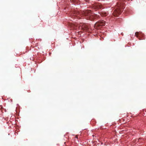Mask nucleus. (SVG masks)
<instances>
[{
    "label": "nucleus",
    "instance_id": "nucleus-1",
    "mask_svg": "<svg viewBox=\"0 0 146 146\" xmlns=\"http://www.w3.org/2000/svg\"><path fill=\"white\" fill-rule=\"evenodd\" d=\"M72 18H75L80 19V17H84L87 19L91 21H94L99 17V15L94 13L91 10H86L80 12L78 11H74L71 15Z\"/></svg>",
    "mask_w": 146,
    "mask_h": 146
},
{
    "label": "nucleus",
    "instance_id": "nucleus-2",
    "mask_svg": "<svg viewBox=\"0 0 146 146\" xmlns=\"http://www.w3.org/2000/svg\"><path fill=\"white\" fill-rule=\"evenodd\" d=\"M77 27L80 29L84 31H88L89 27L85 24L80 23L77 25Z\"/></svg>",
    "mask_w": 146,
    "mask_h": 146
},
{
    "label": "nucleus",
    "instance_id": "nucleus-3",
    "mask_svg": "<svg viewBox=\"0 0 146 146\" xmlns=\"http://www.w3.org/2000/svg\"><path fill=\"white\" fill-rule=\"evenodd\" d=\"M116 8L114 11L113 13V15L115 17H118L121 13L122 10L121 9V7L118 6L117 7H116Z\"/></svg>",
    "mask_w": 146,
    "mask_h": 146
},
{
    "label": "nucleus",
    "instance_id": "nucleus-4",
    "mask_svg": "<svg viewBox=\"0 0 146 146\" xmlns=\"http://www.w3.org/2000/svg\"><path fill=\"white\" fill-rule=\"evenodd\" d=\"M105 25V21L103 20H102L99 22H97L95 25V27H99L104 26Z\"/></svg>",
    "mask_w": 146,
    "mask_h": 146
},
{
    "label": "nucleus",
    "instance_id": "nucleus-5",
    "mask_svg": "<svg viewBox=\"0 0 146 146\" xmlns=\"http://www.w3.org/2000/svg\"><path fill=\"white\" fill-rule=\"evenodd\" d=\"M102 7L101 4L100 3H96L93 6V8L96 10L101 9Z\"/></svg>",
    "mask_w": 146,
    "mask_h": 146
},
{
    "label": "nucleus",
    "instance_id": "nucleus-6",
    "mask_svg": "<svg viewBox=\"0 0 146 146\" xmlns=\"http://www.w3.org/2000/svg\"><path fill=\"white\" fill-rule=\"evenodd\" d=\"M100 14L102 17H105L108 15L107 13L104 11L101 12L100 13Z\"/></svg>",
    "mask_w": 146,
    "mask_h": 146
},
{
    "label": "nucleus",
    "instance_id": "nucleus-7",
    "mask_svg": "<svg viewBox=\"0 0 146 146\" xmlns=\"http://www.w3.org/2000/svg\"><path fill=\"white\" fill-rule=\"evenodd\" d=\"M139 34V33L138 32H136L135 33V35L137 37H138Z\"/></svg>",
    "mask_w": 146,
    "mask_h": 146
},
{
    "label": "nucleus",
    "instance_id": "nucleus-8",
    "mask_svg": "<svg viewBox=\"0 0 146 146\" xmlns=\"http://www.w3.org/2000/svg\"><path fill=\"white\" fill-rule=\"evenodd\" d=\"M76 138L78 139V135H76Z\"/></svg>",
    "mask_w": 146,
    "mask_h": 146
}]
</instances>
